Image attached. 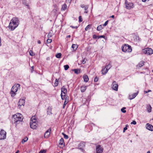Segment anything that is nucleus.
Masks as SVG:
<instances>
[{"label":"nucleus","instance_id":"nucleus-51","mask_svg":"<svg viewBox=\"0 0 153 153\" xmlns=\"http://www.w3.org/2000/svg\"><path fill=\"white\" fill-rule=\"evenodd\" d=\"M70 27L73 28H77V27H74L72 26H71Z\"/></svg>","mask_w":153,"mask_h":153},{"label":"nucleus","instance_id":"nucleus-35","mask_svg":"<svg viewBox=\"0 0 153 153\" xmlns=\"http://www.w3.org/2000/svg\"><path fill=\"white\" fill-rule=\"evenodd\" d=\"M91 26V25H87V26L85 28V30H86V31L88 30V29H89V27H90V26Z\"/></svg>","mask_w":153,"mask_h":153},{"label":"nucleus","instance_id":"nucleus-60","mask_svg":"<svg viewBox=\"0 0 153 153\" xmlns=\"http://www.w3.org/2000/svg\"><path fill=\"white\" fill-rule=\"evenodd\" d=\"M19 152V150H18L16 152V153H18Z\"/></svg>","mask_w":153,"mask_h":153},{"label":"nucleus","instance_id":"nucleus-31","mask_svg":"<svg viewBox=\"0 0 153 153\" xmlns=\"http://www.w3.org/2000/svg\"><path fill=\"white\" fill-rule=\"evenodd\" d=\"M61 55L60 53H58L56 55V56L58 58H60L61 57Z\"/></svg>","mask_w":153,"mask_h":153},{"label":"nucleus","instance_id":"nucleus-6","mask_svg":"<svg viewBox=\"0 0 153 153\" xmlns=\"http://www.w3.org/2000/svg\"><path fill=\"white\" fill-rule=\"evenodd\" d=\"M142 52L148 55H151L153 53V50L150 48H146L142 50Z\"/></svg>","mask_w":153,"mask_h":153},{"label":"nucleus","instance_id":"nucleus-25","mask_svg":"<svg viewBox=\"0 0 153 153\" xmlns=\"http://www.w3.org/2000/svg\"><path fill=\"white\" fill-rule=\"evenodd\" d=\"M67 8V6L66 4H63L62 6V7L61 8V10H66Z\"/></svg>","mask_w":153,"mask_h":153},{"label":"nucleus","instance_id":"nucleus-29","mask_svg":"<svg viewBox=\"0 0 153 153\" xmlns=\"http://www.w3.org/2000/svg\"><path fill=\"white\" fill-rule=\"evenodd\" d=\"M88 8V5H85V6H84V10H85L84 13H88V11H86Z\"/></svg>","mask_w":153,"mask_h":153},{"label":"nucleus","instance_id":"nucleus-42","mask_svg":"<svg viewBox=\"0 0 153 153\" xmlns=\"http://www.w3.org/2000/svg\"><path fill=\"white\" fill-rule=\"evenodd\" d=\"M98 79L97 77H96L94 79V81L95 82H97L98 81Z\"/></svg>","mask_w":153,"mask_h":153},{"label":"nucleus","instance_id":"nucleus-5","mask_svg":"<svg viewBox=\"0 0 153 153\" xmlns=\"http://www.w3.org/2000/svg\"><path fill=\"white\" fill-rule=\"evenodd\" d=\"M132 48L131 46L128 44H125L123 46L122 50L124 52H130L132 51Z\"/></svg>","mask_w":153,"mask_h":153},{"label":"nucleus","instance_id":"nucleus-13","mask_svg":"<svg viewBox=\"0 0 153 153\" xmlns=\"http://www.w3.org/2000/svg\"><path fill=\"white\" fill-rule=\"evenodd\" d=\"M146 127L147 129L150 131H153V126L152 125L149 123H147L146 124Z\"/></svg>","mask_w":153,"mask_h":153},{"label":"nucleus","instance_id":"nucleus-56","mask_svg":"<svg viewBox=\"0 0 153 153\" xmlns=\"http://www.w3.org/2000/svg\"><path fill=\"white\" fill-rule=\"evenodd\" d=\"M110 17L113 18H114V15H112Z\"/></svg>","mask_w":153,"mask_h":153},{"label":"nucleus","instance_id":"nucleus-50","mask_svg":"<svg viewBox=\"0 0 153 153\" xmlns=\"http://www.w3.org/2000/svg\"><path fill=\"white\" fill-rule=\"evenodd\" d=\"M34 70V67L33 66L31 67V72H32Z\"/></svg>","mask_w":153,"mask_h":153},{"label":"nucleus","instance_id":"nucleus-22","mask_svg":"<svg viewBox=\"0 0 153 153\" xmlns=\"http://www.w3.org/2000/svg\"><path fill=\"white\" fill-rule=\"evenodd\" d=\"M108 71L107 69L105 67L101 71L103 74H105L108 72Z\"/></svg>","mask_w":153,"mask_h":153},{"label":"nucleus","instance_id":"nucleus-33","mask_svg":"<svg viewBox=\"0 0 153 153\" xmlns=\"http://www.w3.org/2000/svg\"><path fill=\"white\" fill-rule=\"evenodd\" d=\"M64 68L65 70H67L69 68V66L68 65H66L64 66Z\"/></svg>","mask_w":153,"mask_h":153},{"label":"nucleus","instance_id":"nucleus-45","mask_svg":"<svg viewBox=\"0 0 153 153\" xmlns=\"http://www.w3.org/2000/svg\"><path fill=\"white\" fill-rule=\"evenodd\" d=\"M136 122L135 121H133L131 123V124H133L134 125H135L136 124Z\"/></svg>","mask_w":153,"mask_h":153},{"label":"nucleus","instance_id":"nucleus-53","mask_svg":"<svg viewBox=\"0 0 153 153\" xmlns=\"http://www.w3.org/2000/svg\"><path fill=\"white\" fill-rule=\"evenodd\" d=\"M85 5H84L83 4V5H81V7H82V8H84V6H85Z\"/></svg>","mask_w":153,"mask_h":153},{"label":"nucleus","instance_id":"nucleus-28","mask_svg":"<svg viewBox=\"0 0 153 153\" xmlns=\"http://www.w3.org/2000/svg\"><path fill=\"white\" fill-rule=\"evenodd\" d=\"M28 138L27 137H26L24 139H23L22 141V143L23 144L25 142H26L28 140Z\"/></svg>","mask_w":153,"mask_h":153},{"label":"nucleus","instance_id":"nucleus-36","mask_svg":"<svg viewBox=\"0 0 153 153\" xmlns=\"http://www.w3.org/2000/svg\"><path fill=\"white\" fill-rule=\"evenodd\" d=\"M84 144L83 143H81L79 144V147L80 146H82V147H84Z\"/></svg>","mask_w":153,"mask_h":153},{"label":"nucleus","instance_id":"nucleus-16","mask_svg":"<svg viewBox=\"0 0 153 153\" xmlns=\"http://www.w3.org/2000/svg\"><path fill=\"white\" fill-rule=\"evenodd\" d=\"M64 99H65V100L63 106V108H64L65 106L68 102V98L66 97V98L65 97Z\"/></svg>","mask_w":153,"mask_h":153},{"label":"nucleus","instance_id":"nucleus-19","mask_svg":"<svg viewBox=\"0 0 153 153\" xmlns=\"http://www.w3.org/2000/svg\"><path fill=\"white\" fill-rule=\"evenodd\" d=\"M72 71H74L75 73L76 74H78L80 73V69H74Z\"/></svg>","mask_w":153,"mask_h":153},{"label":"nucleus","instance_id":"nucleus-3","mask_svg":"<svg viewBox=\"0 0 153 153\" xmlns=\"http://www.w3.org/2000/svg\"><path fill=\"white\" fill-rule=\"evenodd\" d=\"M23 120L22 116L20 113H17L13 115V120L15 123H19Z\"/></svg>","mask_w":153,"mask_h":153},{"label":"nucleus","instance_id":"nucleus-38","mask_svg":"<svg viewBox=\"0 0 153 153\" xmlns=\"http://www.w3.org/2000/svg\"><path fill=\"white\" fill-rule=\"evenodd\" d=\"M52 40L51 39H48L47 40V42L48 43H50L52 42Z\"/></svg>","mask_w":153,"mask_h":153},{"label":"nucleus","instance_id":"nucleus-1","mask_svg":"<svg viewBox=\"0 0 153 153\" xmlns=\"http://www.w3.org/2000/svg\"><path fill=\"white\" fill-rule=\"evenodd\" d=\"M19 24V21L18 18L13 17L10 21L9 28L11 30H13L17 27Z\"/></svg>","mask_w":153,"mask_h":153},{"label":"nucleus","instance_id":"nucleus-44","mask_svg":"<svg viewBox=\"0 0 153 153\" xmlns=\"http://www.w3.org/2000/svg\"><path fill=\"white\" fill-rule=\"evenodd\" d=\"M45 151L44 150H41L40 152H39V153H45Z\"/></svg>","mask_w":153,"mask_h":153},{"label":"nucleus","instance_id":"nucleus-61","mask_svg":"<svg viewBox=\"0 0 153 153\" xmlns=\"http://www.w3.org/2000/svg\"><path fill=\"white\" fill-rule=\"evenodd\" d=\"M128 125H126V128H127V127H128Z\"/></svg>","mask_w":153,"mask_h":153},{"label":"nucleus","instance_id":"nucleus-49","mask_svg":"<svg viewBox=\"0 0 153 153\" xmlns=\"http://www.w3.org/2000/svg\"><path fill=\"white\" fill-rule=\"evenodd\" d=\"M127 129V128L126 127H125L124 128L123 130V133L125 132L126 130Z\"/></svg>","mask_w":153,"mask_h":153},{"label":"nucleus","instance_id":"nucleus-11","mask_svg":"<svg viewBox=\"0 0 153 153\" xmlns=\"http://www.w3.org/2000/svg\"><path fill=\"white\" fill-rule=\"evenodd\" d=\"M25 98H24L23 99H20L19 100L18 103V106L19 108H20L22 105L23 106L24 105L25 103Z\"/></svg>","mask_w":153,"mask_h":153},{"label":"nucleus","instance_id":"nucleus-34","mask_svg":"<svg viewBox=\"0 0 153 153\" xmlns=\"http://www.w3.org/2000/svg\"><path fill=\"white\" fill-rule=\"evenodd\" d=\"M126 109V107H123L121 109V111L123 113H125L126 112V111L124 110Z\"/></svg>","mask_w":153,"mask_h":153},{"label":"nucleus","instance_id":"nucleus-8","mask_svg":"<svg viewBox=\"0 0 153 153\" xmlns=\"http://www.w3.org/2000/svg\"><path fill=\"white\" fill-rule=\"evenodd\" d=\"M125 5L126 8L128 9H130L134 7V4L132 3L128 2L127 0L125 1Z\"/></svg>","mask_w":153,"mask_h":153},{"label":"nucleus","instance_id":"nucleus-32","mask_svg":"<svg viewBox=\"0 0 153 153\" xmlns=\"http://www.w3.org/2000/svg\"><path fill=\"white\" fill-rule=\"evenodd\" d=\"M58 79H56L55 80V82L54 83V85L55 86H56L58 85Z\"/></svg>","mask_w":153,"mask_h":153},{"label":"nucleus","instance_id":"nucleus-57","mask_svg":"<svg viewBox=\"0 0 153 153\" xmlns=\"http://www.w3.org/2000/svg\"><path fill=\"white\" fill-rule=\"evenodd\" d=\"M147 93L148 92H147V91H144V94H146V93Z\"/></svg>","mask_w":153,"mask_h":153},{"label":"nucleus","instance_id":"nucleus-55","mask_svg":"<svg viewBox=\"0 0 153 153\" xmlns=\"http://www.w3.org/2000/svg\"><path fill=\"white\" fill-rule=\"evenodd\" d=\"M152 91L151 90H148V91H147V92L148 93V92H151Z\"/></svg>","mask_w":153,"mask_h":153},{"label":"nucleus","instance_id":"nucleus-41","mask_svg":"<svg viewBox=\"0 0 153 153\" xmlns=\"http://www.w3.org/2000/svg\"><path fill=\"white\" fill-rule=\"evenodd\" d=\"M51 36H52V34H51V33H49L48 35V38H51Z\"/></svg>","mask_w":153,"mask_h":153},{"label":"nucleus","instance_id":"nucleus-14","mask_svg":"<svg viewBox=\"0 0 153 153\" xmlns=\"http://www.w3.org/2000/svg\"><path fill=\"white\" fill-rule=\"evenodd\" d=\"M51 131V130L50 128L46 131L44 135V137H45L48 138L49 137Z\"/></svg>","mask_w":153,"mask_h":153},{"label":"nucleus","instance_id":"nucleus-54","mask_svg":"<svg viewBox=\"0 0 153 153\" xmlns=\"http://www.w3.org/2000/svg\"><path fill=\"white\" fill-rule=\"evenodd\" d=\"M38 44H40L41 43V41L40 40H38L37 42Z\"/></svg>","mask_w":153,"mask_h":153},{"label":"nucleus","instance_id":"nucleus-37","mask_svg":"<svg viewBox=\"0 0 153 153\" xmlns=\"http://www.w3.org/2000/svg\"><path fill=\"white\" fill-rule=\"evenodd\" d=\"M62 134H63V135H64V138H65V139H68V136L67 135H66V134H65L64 133H62Z\"/></svg>","mask_w":153,"mask_h":153},{"label":"nucleus","instance_id":"nucleus-27","mask_svg":"<svg viewBox=\"0 0 153 153\" xmlns=\"http://www.w3.org/2000/svg\"><path fill=\"white\" fill-rule=\"evenodd\" d=\"M59 144L63 145H64V140L62 138H61L59 141Z\"/></svg>","mask_w":153,"mask_h":153},{"label":"nucleus","instance_id":"nucleus-12","mask_svg":"<svg viewBox=\"0 0 153 153\" xmlns=\"http://www.w3.org/2000/svg\"><path fill=\"white\" fill-rule=\"evenodd\" d=\"M96 150V153H101L103 152V149L101 147V146L100 145H99L97 146Z\"/></svg>","mask_w":153,"mask_h":153},{"label":"nucleus","instance_id":"nucleus-10","mask_svg":"<svg viewBox=\"0 0 153 153\" xmlns=\"http://www.w3.org/2000/svg\"><path fill=\"white\" fill-rule=\"evenodd\" d=\"M118 85L116 81H114L112 84V88L115 91H117L118 90Z\"/></svg>","mask_w":153,"mask_h":153},{"label":"nucleus","instance_id":"nucleus-52","mask_svg":"<svg viewBox=\"0 0 153 153\" xmlns=\"http://www.w3.org/2000/svg\"><path fill=\"white\" fill-rule=\"evenodd\" d=\"M79 149H80L82 152H83V149L82 148H79Z\"/></svg>","mask_w":153,"mask_h":153},{"label":"nucleus","instance_id":"nucleus-47","mask_svg":"<svg viewBox=\"0 0 153 153\" xmlns=\"http://www.w3.org/2000/svg\"><path fill=\"white\" fill-rule=\"evenodd\" d=\"M105 36H98V39H99L101 38H105Z\"/></svg>","mask_w":153,"mask_h":153},{"label":"nucleus","instance_id":"nucleus-9","mask_svg":"<svg viewBox=\"0 0 153 153\" xmlns=\"http://www.w3.org/2000/svg\"><path fill=\"white\" fill-rule=\"evenodd\" d=\"M6 132L3 130H1L0 131V140H3L6 137Z\"/></svg>","mask_w":153,"mask_h":153},{"label":"nucleus","instance_id":"nucleus-26","mask_svg":"<svg viewBox=\"0 0 153 153\" xmlns=\"http://www.w3.org/2000/svg\"><path fill=\"white\" fill-rule=\"evenodd\" d=\"M111 65L110 63H109L108 65H106L105 68L107 69L108 70L111 67Z\"/></svg>","mask_w":153,"mask_h":153},{"label":"nucleus","instance_id":"nucleus-4","mask_svg":"<svg viewBox=\"0 0 153 153\" xmlns=\"http://www.w3.org/2000/svg\"><path fill=\"white\" fill-rule=\"evenodd\" d=\"M36 120L34 116H33L31 118L30 122V128L33 129H36L37 127L36 123Z\"/></svg>","mask_w":153,"mask_h":153},{"label":"nucleus","instance_id":"nucleus-63","mask_svg":"<svg viewBox=\"0 0 153 153\" xmlns=\"http://www.w3.org/2000/svg\"><path fill=\"white\" fill-rule=\"evenodd\" d=\"M152 120H153V119H152Z\"/></svg>","mask_w":153,"mask_h":153},{"label":"nucleus","instance_id":"nucleus-21","mask_svg":"<svg viewBox=\"0 0 153 153\" xmlns=\"http://www.w3.org/2000/svg\"><path fill=\"white\" fill-rule=\"evenodd\" d=\"M87 86L83 85L81 87V91L82 92H83L85 91L86 89Z\"/></svg>","mask_w":153,"mask_h":153},{"label":"nucleus","instance_id":"nucleus-43","mask_svg":"<svg viewBox=\"0 0 153 153\" xmlns=\"http://www.w3.org/2000/svg\"><path fill=\"white\" fill-rule=\"evenodd\" d=\"M108 21L107 20L105 22V23L103 25V26H106L108 24Z\"/></svg>","mask_w":153,"mask_h":153},{"label":"nucleus","instance_id":"nucleus-20","mask_svg":"<svg viewBox=\"0 0 153 153\" xmlns=\"http://www.w3.org/2000/svg\"><path fill=\"white\" fill-rule=\"evenodd\" d=\"M83 78L85 82H87L89 80L88 76L87 75H85L83 76Z\"/></svg>","mask_w":153,"mask_h":153},{"label":"nucleus","instance_id":"nucleus-46","mask_svg":"<svg viewBox=\"0 0 153 153\" xmlns=\"http://www.w3.org/2000/svg\"><path fill=\"white\" fill-rule=\"evenodd\" d=\"M93 38L94 39H95L98 38V36H97L96 35H94L93 36Z\"/></svg>","mask_w":153,"mask_h":153},{"label":"nucleus","instance_id":"nucleus-40","mask_svg":"<svg viewBox=\"0 0 153 153\" xmlns=\"http://www.w3.org/2000/svg\"><path fill=\"white\" fill-rule=\"evenodd\" d=\"M30 55L31 56H33L34 55L33 54V52L32 51H30L29 52Z\"/></svg>","mask_w":153,"mask_h":153},{"label":"nucleus","instance_id":"nucleus-2","mask_svg":"<svg viewBox=\"0 0 153 153\" xmlns=\"http://www.w3.org/2000/svg\"><path fill=\"white\" fill-rule=\"evenodd\" d=\"M20 85L19 84H15L12 87L10 94L12 97H14L16 94L18 90L20 88Z\"/></svg>","mask_w":153,"mask_h":153},{"label":"nucleus","instance_id":"nucleus-30","mask_svg":"<svg viewBox=\"0 0 153 153\" xmlns=\"http://www.w3.org/2000/svg\"><path fill=\"white\" fill-rule=\"evenodd\" d=\"M103 28L102 25H100L98 26L97 27V30L100 31Z\"/></svg>","mask_w":153,"mask_h":153},{"label":"nucleus","instance_id":"nucleus-17","mask_svg":"<svg viewBox=\"0 0 153 153\" xmlns=\"http://www.w3.org/2000/svg\"><path fill=\"white\" fill-rule=\"evenodd\" d=\"M51 107L50 106L48 107L47 109V113L48 114L51 115L52 114L51 113Z\"/></svg>","mask_w":153,"mask_h":153},{"label":"nucleus","instance_id":"nucleus-39","mask_svg":"<svg viewBox=\"0 0 153 153\" xmlns=\"http://www.w3.org/2000/svg\"><path fill=\"white\" fill-rule=\"evenodd\" d=\"M79 22H81L82 21V17L81 16H79Z\"/></svg>","mask_w":153,"mask_h":153},{"label":"nucleus","instance_id":"nucleus-23","mask_svg":"<svg viewBox=\"0 0 153 153\" xmlns=\"http://www.w3.org/2000/svg\"><path fill=\"white\" fill-rule=\"evenodd\" d=\"M152 108L151 107V105H148L147 106V111L149 113H150L152 111Z\"/></svg>","mask_w":153,"mask_h":153},{"label":"nucleus","instance_id":"nucleus-18","mask_svg":"<svg viewBox=\"0 0 153 153\" xmlns=\"http://www.w3.org/2000/svg\"><path fill=\"white\" fill-rule=\"evenodd\" d=\"M144 64V62L143 61H141L137 65V66L138 68H140L143 66Z\"/></svg>","mask_w":153,"mask_h":153},{"label":"nucleus","instance_id":"nucleus-62","mask_svg":"<svg viewBox=\"0 0 153 153\" xmlns=\"http://www.w3.org/2000/svg\"><path fill=\"white\" fill-rule=\"evenodd\" d=\"M152 72H153V69L152 70Z\"/></svg>","mask_w":153,"mask_h":153},{"label":"nucleus","instance_id":"nucleus-24","mask_svg":"<svg viewBox=\"0 0 153 153\" xmlns=\"http://www.w3.org/2000/svg\"><path fill=\"white\" fill-rule=\"evenodd\" d=\"M78 47V46L76 44H73L72 45V48L73 49L74 51L76 50Z\"/></svg>","mask_w":153,"mask_h":153},{"label":"nucleus","instance_id":"nucleus-48","mask_svg":"<svg viewBox=\"0 0 153 153\" xmlns=\"http://www.w3.org/2000/svg\"><path fill=\"white\" fill-rule=\"evenodd\" d=\"M86 59H84L82 61V63L83 64H84L86 62Z\"/></svg>","mask_w":153,"mask_h":153},{"label":"nucleus","instance_id":"nucleus-59","mask_svg":"<svg viewBox=\"0 0 153 153\" xmlns=\"http://www.w3.org/2000/svg\"><path fill=\"white\" fill-rule=\"evenodd\" d=\"M147 153H150V151H148L147 152Z\"/></svg>","mask_w":153,"mask_h":153},{"label":"nucleus","instance_id":"nucleus-15","mask_svg":"<svg viewBox=\"0 0 153 153\" xmlns=\"http://www.w3.org/2000/svg\"><path fill=\"white\" fill-rule=\"evenodd\" d=\"M138 92L137 91L136 93H134L129 96L128 98L130 100H132L138 94Z\"/></svg>","mask_w":153,"mask_h":153},{"label":"nucleus","instance_id":"nucleus-58","mask_svg":"<svg viewBox=\"0 0 153 153\" xmlns=\"http://www.w3.org/2000/svg\"><path fill=\"white\" fill-rule=\"evenodd\" d=\"M67 37H68V38H70V37H71V36L70 35H68V36H67Z\"/></svg>","mask_w":153,"mask_h":153},{"label":"nucleus","instance_id":"nucleus-7","mask_svg":"<svg viewBox=\"0 0 153 153\" xmlns=\"http://www.w3.org/2000/svg\"><path fill=\"white\" fill-rule=\"evenodd\" d=\"M61 96L62 99L64 100L65 97V95L67 93V89L64 86H63L61 88Z\"/></svg>","mask_w":153,"mask_h":153}]
</instances>
